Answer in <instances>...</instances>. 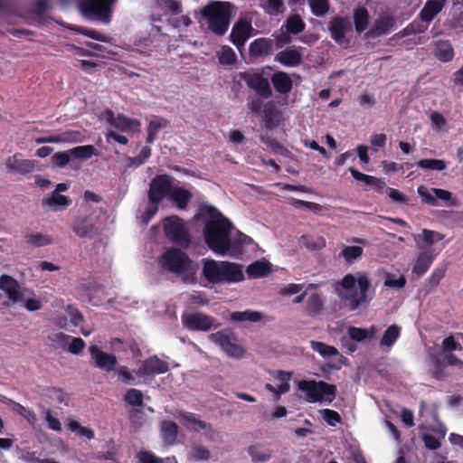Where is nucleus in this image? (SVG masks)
Here are the masks:
<instances>
[{
  "instance_id": "obj_1",
  "label": "nucleus",
  "mask_w": 463,
  "mask_h": 463,
  "mask_svg": "<svg viewBox=\"0 0 463 463\" xmlns=\"http://www.w3.org/2000/svg\"><path fill=\"white\" fill-rule=\"evenodd\" d=\"M194 218L204 222L203 236L208 249L217 255L225 256L231 246L232 222L212 205L201 206Z\"/></svg>"
},
{
  "instance_id": "obj_2",
  "label": "nucleus",
  "mask_w": 463,
  "mask_h": 463,
  "mask_svg": "<svg viewBox=\"0 0 463 463\" xmlns=\"http://www.w3.org/2000/svg\"><path fill=\"white\" fill-rule=\"evenodd\" d=\"M202 278L208 284H234L244 280L242 265L213 259L202 260Z\"/></svg>"
},
{
  "instance_id": "obj_3",
  "label": "nucleus",
  "mask_w": 463,
  "mask_h": 463,
  "mask_svg": "<svg viewBox=\"0 0 463 463\" xmlns=\"http://www.w3.org/2000/svg\"><path fill=\"white\" fill-rule=\"evenodd\" d=\"M160 267L176 276H182L184 282H194L196 265L187 255L178 248L166 250L159 258Z\"/></svg>"
},
{
  "instance_id": "obj_4",
  "label": "nucleus",
  "mask_w": 463,
  "mask_h": 463,
  "mask_svg": "<svg viewBox=\"0 0 463 463\" xmlns=\"http://www.w3.org/2000/svg\"><path fill=\"white\" fill-rule=\"evenodd\" d=\"M232 7L229 2L212 1L201 9L200 14L211 32L222 36L229 29Z\"/></svg>"
},
{
  "instance_id": "obj_5",
  "label": "nucleus",
  "mask_w": 463,
  "mask_h": 463,
  "mask_svg": "<svg viewBox=\"0 0 463 463\" xmlns=\"http://www.w3.org/2000/svg\"><path fill=\"white\" fill-rule=\"evenodd\" d=\"M298 387L301 392H306V401L310 403L323 400L332 402L336 396L337 389L335 384L324 381L302 380L298 382Z\"/></svg>"
},
{
  "instance_id": "obj_6",
  "label": "nucleus",
  "mask_w": 463,
  "mask_h": 463,
  "mask_svg": "<svg viewBox=\"0 0 463 463\" xmlns=\"http://www.w3.org/2000/svg\"><path fill=\"white\" fill-rule=\"evenodd\" d=\"M118 0H80L79 8L89 20H98L109 24L111 20L113 5Z\"/></svg>"
},
{
  "instance_id": "obj_7",
  "label": "nucleus",
  "mask_w": 463,
  "mask_h": 463,
  "mask_svg": "<svg viewBox=\"0 0 463 463\" xmlns=\"http://www.w3.org/2000/svg\"><path fill=\"white\" fill-rule=\"evenodd\" d=\"M164 232L167 239L177 245L187 247L191 241L188 230L184 221L178 216L165 218Z\"/></svg>"
},
{
  "instance_id": "obj_8",
  "label": "nucleus",
  "mask_w": 463,
  "mask_h": 463,
  "mask_svg": "<svg viewBox=\"0 0 463 463\" xmlns=\"http://www.w3.org/2000/svg\"><path fill=\"white\" fill-rule=\"evenodd\" d=\"M173 183V176L167 174L156 175L149 183L148 201L153 204L161 203L165 197L169 196L174 187Z\"/></svg>"
},
{
  "instance_id": "obj_9",
  "label": "nucleus",
  "mask_w": 463,
  "mask_h": 463,
  "mask_svg": "<svg viewBox=\"0 0 463 463\" xmlns=\"http://www.w3.org/2000/svg\"><path fill=\"white\" fill-rule=\"evenodd\" d=\"M90 355V364L94 368H98L105 373L114 372L117 368L118 359L115 354L104 352L96 345L89 347Z\"/></svg>"
},
{
  "instance_id": "obj_10",
  "label": "nucleus",
  "mask_w": 463,
  "mask_h": 463,
  "mask_svg": "<svg viewBox=\"0 0 463 463\" xmlns=\"http://www.w3.org/2000/svg\"><path fill=\"white\" fill-rule=\"evenodd\" d=\"M360 292H352L347 294L339 293V298L345 301V307L349 311H355L366 301V293L370 288V281L366 275H360L357 279Z\"/></svg>"
},
{
  "instance_id": "obj_11",
  "label": "nucleus",
  "mask_w": 463,
  "mask_h": 463,
  "mask_svg": "<svg viewBox=\"0 0 463 463\" xmlns=\"http://www.w3.org/2000/svg\"><path fill=\"white\" fill-rule=\"evenodd\" d=\"M241 79L245 81L249 89L254 90L260 98L269 99L272 96L269 80L261 72H242L241 73Z\"/></svg>"
},
{
  "instance_id": "obj_12",
  "label": "nucleus",
  "mask_w": 463,
  "mask_h": 463,
  "mask_svg": "<svg viewBox=\"0 0 463 463\" xmlns=\"http://www.w3.org/2000/svg\"><path fill=\"white\" fill-rule=\"evenodd\" d=\"M183 325L190 331L207 332L212 327L217 328L220 324L214 325L215 319L204 313L196 312L182 317Z\"/></svg>"
},
{
  "instance_id": "obj_13",
  "label": "nucleus",
  "mask_w": 463,
  "mask_h": 463,
  "mask_svg": "<svg viewBox=\"0 0 463 463\" xmlns=\"http://www.w3.org/2000/svg\"><path fill=\"white\" fill-rule=\"evenodd\" d=\"M211 342L219 345L222 350L231 357L240 358L244 354V349L233 343L228 334L223 331H218L216 333L209 335Z\"/></svg>"
},
{
  "instance_id": "obj_14",
  "label": "nucleus",
  "mask_w": 463,
  "mask_h": 463,
  "mask_svg": "<svg viewBox=\"0 0 463 463\" xmlns=\"http://www.w3.org/2000/svg\"><path fill=\"white\" fill-rule=\"evenodd\" d=\"M106 120L110 126L121 132H137L141 126L139 120L129 118L124 114L116 116L111 109L106 110Z\"/></svg>"
},
{
  "instance_id": "obj_15",
  "label": "nucleus",
  "mask_w": 463,
  "mask_h": 463,
  "mask_svg": "<svg viewBox=\"0 0 463 463\" xmlns=\"http://www.w3.org/2000/svg\"><path fill=\"white\" fill-rule=\"evenodd\" d=\"M169 364L156 355L149 356L143 361L141 366L136 371L137 376H151L168 372Z\"/></svg>"
},
{
  "instance_id": "obj_16",
  "label": "nucleus",
  "mask_w": 463,
  "mask_h": 463,
  "mask_svg": "<svg viewBox=\"0 0 463 463\" xmlns=\"http://www.w3.org/2000/svg\"><path fill=\"white\" fill-rule=\"evenodd\" d=\"M328 30L331 38L338 44H342L345 34L353 31V25L347 17L335 16L329 22Z\"/></svg>"
},
{
  "instance_id": "obj_17",
  "label": "nucleus",
  "mask_w": 463,
  "mask_h": 463,
  "mask_svg": "<svg viewBox=\"0 0 463 463\" xmlns=\"http://www.w3.org/2000/svg\"><path fill=\"white\" fill-rule=\"evenodd\" d=\"M0 289L5 291L13 305L24 300V294L19 283L11 276L2 275L0 277Z\"/></svg>"
},
{
  "instance_id": "obj_18",
  "label": "nucleus",
  "mask_w": 463,
  "mask_h": 463,
  "mask_svg": "<svg viewBox=\"0 0 463 463\" xmlns=\"http://www.w3.org/2000/svg\"><path fill=\"white\" fill-rule=\"evenodd\" d=\"M5 165L9 171L25 175L34 170L37 162L35 160L23 159L20 154H15L6 159Z\"/></svg>"
},
{
  "instance_id": "obj_19",
  "label": "nucleus",
  "mask_w": 463,
  "mask_h": 463,
  "mask_svg": "<svg viewBox=\"0 0 463 463\" xmlns=\"http://www.w3.org/2000/svg\"><path fill=\"white\" fill-rule=\"evenodd\" d=\"M251 25L245 20L238 21L232 27L230 40L231 42L240 49L242 47L247 39L250 37V32L251 30Z\"/></svg>"
},
{
  "instance_id": "obj_20",
  "label": "nucleus",
  "mask_w": 463,
  "mask_h": 463,
  "mask_svg": "<svg viewBox=\"0 0 463 463\" xmlns=\"http://www.w3.org/2000/svg\"><path fill=\"white\" fill-rule=\"evenodd\" d=\"M275 61L285 67H298L302 61V53L300 50L287 48L275 56Z\"/></svg>"
},
{
  "instance_id": "obj_21",
  "label": "nucleus",
  "mask_w": 463,
  "mask_h": 463,
  "mask_svg": "<svg viewBox=\"0 0 463 463\" xmlns=\"http://www.w3.org/2000/svg\"><path fill=\"white\" fill-rule=\"evenodd\" d=\"M273 40L269 38H258L250 43L249 52L251 57L271 55L273 52Z\"/></svg>"
},
{
  "instance_id": "obj_22",
  "label": "nucleus",
  "mask_w": 463,
  "mask_h": 463,
  "mask_svg": "<svg viewBox=\"0 0 463 463\" xmlns=\"http://www.w3.org/2000/svg\"><path fill=\"white\" fill-rule=\"evenodd\" d=\"M395 19L392 15H386L377 19L373 25L366 32V38H375L387 33L393 27Z\"/></svg>"
},
{
  "instance_id": "obj_23",
  "label": "nucleus",
  "mask_w": 463,
  "mask_h": 463,
  "mask_svg": "<svg viewBox=\"0 0 463 463\" xmlns=\"http://www.w3.org/2000/svg\"><path fill=\"white\" fill-rule=\"evenodd\" d=\"M274 90L280 95H287L291 92L293 81L290 76L282 71H276L270 78Z\"/></svg>"
},
{
  "instance_id": "obj_24",
  "label": "nucleus",
  "mask_w": 463,
  "mask_h": 463,
  "mask_svg": "<svg viewBox=\"0 0 463 463\" xmlns=\"http://www.w3.org/2000/svg\"><path fill=\"white\" fill-rule=\"evenodd\" d=\"M447 0H428L420 12V18L422 22L430 23L445 6Z\"/></svg>"
},
{
  "instance_id": "obj_25",
  "label": "nucleus",
  "mask_w": 463,
  "mask_h": 463,
  "mask_svg": "<svg viewBox=\"0 0 463 463\" xmlns=\"http://www.w3.org/2000/svg\"><path fill=\"white\" fill-rule=\"evenodd\" d=\"M434 260V255L431 250L420 251L412 267V274L417 278L423 276L431 266Z\"/></svg>"
},
{
  "instance_id": "obj_26",
  "label": "nucleus",
  "mask_w": 463,
  "mask_h": 463,
  "mask_svg": "<svg viewBox=\"0 0 463 463\" xmlns=\"http://www.w3.org/2000/svg\"><path fill=\"white\" fill-rule=\"evenodd\" d=\"M71 203V199L68 196L58 194L57 192H52L51 194L43 199V206H48L53 211H62L68 208Z\"/></svg>"
},
{
  "instance_id": "obj_27",
  "label": "nucleus",
  "mask_w": 463,
  "mask_h": 463,
  "mask_svg": "<svg viewBox=\"0 0 463 463\" xmlns=\"http://www.w3.org/2000/svg\"><path fill=\"white\" fill-rule=\"evenodd\" d=\"M161 439L165 445L175 444L178 436V425L172 420H163L160 425Z\"/></svg>"
},
{
  "instance_id": "obj_28",
  "label": "nucleus",
  "mask_w": 463,
  "mask_h": 463,
  "mask_svg": "<svg viewBox=\"0 0 463 463\" xmlns=\"http://www.w3.org/2000/svg\"><path fill=\"white\" fill-rule=\"evenodd\" d=\"M252 242V239L240 231L236 232L235 238L231 236V246L226 255L238 258L243 253V247Z\"/></svg>"
},
{
  "instance_id": "obj_29",
  "label": "nucleus",
  "mask_w": 463,
  "mask_h": 463,
  "mask_svg": "<svg viewBox=\"0 0 463 463\" xmlns=\"http://www.w3.org/2000/svg\"><path fill=\"white\" fill-rule=\"evenodd\" d=\"M434 55L435 57L442 61L449 62L454 58V49L448 40H438L434 43Z\"/></svg>"
},
{
  "instance_id": "obj_30",
  "label": "nucleus",
  "mask_w": 463,
  "mask_h": 463,
  "mask_svg": "<svg viewBox=\"0 0 463 463\" xmlns=\"http://www.w3.org/2000/svg\"><path fill=\"white\" fill-rule=\"evenodd\" d=\"M73 232L80 238L92 239L98 234V227L89 223L86 218L78 220L71 225Z\"/></svg>"
},
{
  "instance_id": "obj_31",
  "label": "nucleus",
  "mask_w": 463,
  "mask_h": 463,
  "mask_svg": "<svg viewBox=\"0 0 463 463\" xmlns=\"http://www.w3.org/2000/svg\"><path fill=\"white\" fill-rule=\"evenodd\" d=\"M169 197L179 209L184 210L187 208L193 194L189 190L183 187H173Z\"/></svg>"
},
{
  "instance_id": "obj_32",
  "label": "nucleus",
  "mask_w": 463,
  "mask_h": 463,
  "mask_svg": "<svg viewBox=\"0 0 463 463\" xmlns=\"http://www.w3.org/2000/svg\"><path fill=\"white\" fill-rule=\"evenodd\" d=\"M252 462L264 463L270 459L272 451L268 447L261 444L251 445L247 449Z\"/></svg>"
},
{
  "instance_id": "obj_33",
  "label": "nucleus",
  "mask_w": 463,
  "mask_h": 463,
  "mask_svg": "<svg viewBox=\"0 0 463 463\" xmlns=\"http://www.w3.org/2000/svg\"><path fill=\"white\" fill-rule=\"evenodd\" d=\"M354 24L357 33H362L369 25L370 16L365 7L360 6L354 10Z\"/></svg>"
},
{
  "instance_id": "obj_34",
  "label": "nucleus",
  "mask_w": 463,
  "mask_h": 463,
  "mask_svg": "<svg viewBox=\"0 0 463 463\" xmlns=\"http://www.w3.org/2000/svg\"><path fill=\"white\" fill-rule=\"evenodd\" d=\"M270 271L269 264L260 260L252 262L246 269V273L250 279L264 278L268 276Z\"/></svg>"
},
{
  "instance_id": "obj_35",
  "label": "nucleus",
  "mask_w": 463,
  "mask_h": 463,
  "mask_svg": "<svg viewBox=\"0 0 463 463\" xmlns=\"http://www.w3.org/2000/svg\"><path fill=\"white\" fill-rule=\"evenodd\" d=\"M230 318L232 322H260L262 319V314L259 311L245 310V311H234L230 315Z\"/></svg>"
},
{
  "instance_id": "obj_36",
  "label": "nucleus",
  "mask_w": 463,
  "mask_h": 463,
  "mask_svg": "<svg viewBox=\"0 0 463 463\" xmlns=\"http://www.w3.org/2000/svg\"><path fill=\"white\" fill-rule=\"evenodd\" d=\"M401 335V327L397 325H392L384 331L383 337L380 340L382 346H392Z\"/></svg>"
},
{
  "instance_id": "obj_37",
  "label": "nucleus",
  "mask_w": 463,
  "mask_h": 463,
  "mask_svg": "<svg viewBox=\"0 0 463 463\" xmlns=\"http://www.w3.org/2000/svg\"><path fill=\"white\" fill-rule=\"evenodd\" d=\"M323 300L317 293L312 294L307 301L305 313L309 317H316L323 309Z\"/></svg>"
},
{
  "instance_id": "obj_38",
  "label": "nucleus",
  "mask_w": 463,
  "mask_h": 463,
  "mask_svg": "<svg viewBox=\"0 0 463 463\" xmlns=\"http://www.w3.org/2000/svg\"><path fill=\"white\" fill-rule=\"evenodd\" d=\"M446 268H436L432 270L431 275L424 283V289L426 293H430L438 285L440 280L445 277Z\"/></svg>"
},
{
  "instance_id": "obj_39",
  "label": "nucleus",
  "mask_w": 463,
  "mask_h": 463,
  "mask_svg": "<svg viewBox=\"0 0 463 463\" xmlns=\"http://www.w3.org/2000/svg\"><path fill=\"white\" fill-rule=\"evenodd\" d=\"M70 154L73 159H89L96 154V148L92 145H84L75 146L70 149Z\"/></svg>"
},
{
  "instance_id": "obj_40",
  "label": "nucleus",
  "mask_w": 463,
  "mask_h": 463,
  "mask_svg": "<svg viewBox=\"0 0 463 463\" xmlns=\"http://www.w3.org/2000/svg\"><path fill=\"white\" fill-rule=\"evenodd\" d=\"M288 33L298 34L305 30L306 24L298 14L289 16L285 24Z\"/></svg>"
},
{
  "instance_id": "obj_41",
  "label": "nucleus",
  "mask_w": 463,
  "mask_h": 463,
  "mask_svg": "<svg viewBox=\"0 0 463 463\" xmlns=\"http://www.w3.org/2000/svg\"><path fill=\"white\" fill-rule=\"evenodd\" d=\"M277 116L278 111L273 102L269 101L266 103L263 107L262 118L267 128H273L277 126L275 123Z\"/></svg>"
},
{
  "instance_id": "obj_42",
  "label": "nucleus",
  "mask_w": 463,
  "mask_h": 463,
  "mask_svg": "<svg viewBox=\"0 0 463 463\" xmlns=\"http://www.w3.org/2000/svg\"><path fill=\"white\" fill-rule=\"evenodd\" d=\"M310 345L315 352H317L323 357H329L339 354L338 350L335 346L326 345L323 342L311 341Z\"/></svg>"
},
{
  "instance_id": "obj_43",
  "label": "nucleus",
  "mask_w": 463,
  "mask_h": 463,
  "mask_svg": "<svg viewBox=\"0 0 463 463\" xmlns=\"http://www.w3.org/2000/svg\"><path fill=\"white\" fill-rule=\"evenodd\" d=\"M364 253V249L360 246H344L340 257L344 258L347 263H353Z\"/></svg>"
},
{
  "instance_id": "obj_44",
  "label": "nucleus",
  "mask_w": 463,
  "mask_h": 463,
  "mask_svg": "<svg viewBox=\"0 0 463 463\" xmlns=\"http://www.w3.org/2000/svg\"><path fill=\"white\" fill-rule=\"evenodd\" d=\"M210 457V450L200 445H193L188 454V458L192 461H206Z\"/></svg>"
},
{
  "instance_id": "obj_45",
  "label": "nucleus",
  "mask_w": 463,
  "mask_h": 463,
  "mask_svg": "<svg viewBox=\"0 0 463 463\" xmlns=\"http://www.w3.org/2000/svg\"><path fill=\"white\" fill-rule=\"evenodd\" d=\"M218 60L222 65H233L237 57L235 52L228 45H224L218 52Z\"/></svg>"
},
{
  "instance_id": "obj_46",
  "label": "nucleus",
  "mask_w": 463,
  "mask_h": 463,
  "mask_svg": "<svg viewBox=\"0 0 463 463\" xmlns=\"http://www.w3.org/2000/svg\"><path fill=\"white\" fill-rule=\"evenodd\" d=\"M26 243L33 247H43L50 245L52 240L50 236L42 233H29L25 235Z\"/></svg>"
},
{
  "instance_id": "obj_47",
  "label": "nucleus",
  "mask_w": 463,
  "mask_h": 463,
  "mask_svg": "<svg viewBox=\"0 0 463 463\" xmlns=\"http://www.w3.org/2000/svg\"><path fill=\"white\" fill-rule=\"evenodd\" d=\"M415 165L424 170L442 171L447 167V164L445 161L434 158L421 159L418 161Z\"/></svg>"
},
{
  "instance_id": "obj_48",
  "label": "nucleus",
  "mask_w": 463,
  "mask_h": 463,
  "mask_svg": "<svg viewBox=\"0 0 463 463\" xmlns=\"http://www.w3.org/2000/svg\"><path fill=\"white\" fill-rule=\"evenodd\" d=\"M68 29L71 30V31H73L79 34H82V35H85L89 38H91L93 40H97V41H99V42H105L106 41V37L104 34L95 31V30H92V29H88V28H85V27H81V26H78V25H69L68 26Z\"/></svg>"
},
{
  "instance_id": "obj_49",
  "label": "nucleus",
  "mask_w": 463,
  "mask_h": 463,
  "mask_svg": "<svg viewBox=\"0 0 463 463\" xmlns=\"http://www.w3.org/2000/svg\"><path fill=\"white\" fill-rule=\"evenodd\" d=\"M312 14L315 16L322 17L329 11L328 0H308Z\"/></svg>"
},
{
  "instance_id": "obj_50",
  "label": "nucleus",
  "mask_w": 463,
  "mask_h": 463,
  "mask_svg": "<svg viewBox=\"0 0 463 463\" xmlns=\"http://www.w3.org/2000/svg\"><path fill=\"white\" fill-rule=\"evenodd\" d=\"M417 193L421 199V201L430 206H438L439 203L434 196L432 188H428L425 185L421 184L418 186Z\"/></svg>"
},
{
  "instance_id": "obj_51",
  "label": "nucleus",
  "mask_w": 463,
  "mask_h": 463,
  "mask_svg": "<svg viewBox=\"0 0 463 463\" xmlns=\"http://www.w3.org/2000/svg\"><path fill=\"white\" fill-rule=\"evenodd\" d=\"M143 392L137 389H128L124 395V401L128 404L137 407L143 404Z\"/></svg>"
},
{
  "instance_id": "obj_52",
  "label": "nucleus",
  "mask_w": 463,
  "mask_h": 463,
  "mask_svg": "<svg viewBox=\"0 0 463 463\" xmlns=\"http://www.w3.org/2000/svg\"><path fill=\"white\" fill-rule=\"evenodd\" d=\"M67 427L72 432H76L80 437H86L88 439H92L95 437L94 431L91 429L81 426L76 420L70 421Z\"/></svg>"
},
{
  "instance_id": "obj_53",
  "label": "nucleus",
  "mask_w": 463,
  "mask_h": 463,
  "mask_svg": "<svg viewBox=\"0 0 463 463\" xmlns=\"http://www.w3.org/2000/svg\"><path fill=\"white\" fill-rule=\"evenodd\" d=\"M117 375L119 382L126 385H134L137 383L132 372L125 365H120L117 370Z\"/></svg>"
},
{
  "instance_id": "obj_54",
  "label": "nucleus",
  "mask_w": 463,
  "mask_h": 463,
  "mask_svg": "<svg viewBox=\"0 0 463 463\" xmlns=\"http://www.w3.org/2000/svg\"><path fill=\"white\" fill-rule=\"evenodd\" d=\"M137 463H165L164 459L149 450H140L136 454Z\"/></svg>"
},
{
  "instance_id": "obj_55",
  "label": "nucleus",
  "mask_w": 463,
  "mask_h": 463,
  "mask_svg": "<svg viewBox=\"0 0 463 463\" xmlns=\"http://www.w3.org/2000/svg\"><path fill=\"white\" fill-rule=\"evenodd\" d=\"M50 8V0H35L32 5L30 14L42 17Z\"/></svg>"
},
{
  "instance_id": "obj_56",
  "label": "nucleus",
  "mask_w": 463,
  "mask_h": 463,
  "mask_svg": "<svg viewBox=\"0 0 463 463\" xmlns=\"http://www.w3.org/2000/svg\"><path fill=\"white\" fill-rule=\"evenodd\" d=\"M441 349L444 354L452 353L453 351H462V345L457 342L453 335H449L441 343Z\"/></svg>"
},
{
  "instance_id": "obj_57",
  "label": "nucleus",
  "mask_w": 463,
  "mask_h": 463,
  "mask_svg": "<svg viewBox=\"0 0 463 463\" xmlns=\"http://www.w3.org/2000/svg\"><path fill=\"white\" fill-rule=\"evenodd\" d=\"M320 413L326 423L332 427H335L337 423H341L342 421L340 414L334 410L324 409L320 411Z\"/></svg>"
},
{
  "instance_id": "obj_58",
  "label": "nucleus",
  "mask_w": 463,
  "mask_h": 463,
  "mask_svg": "<svg viewBox=\"0 0 463 463\" xmlns=\"http://www.w3.org/2000/svg\"><path fill=\"white\" fill-rule=\"evenodd\" d=\"M71 158H72V156L70 154L69 149L66 151L55 153L52 157V161L56 166L63 168L70 163Z\"/></svg>"
},
{
  "instance_id": "obj_59",
  "label": "nucleus",
  "mask_w": 463,
  "mask_h": 463,
  "mask_svg": "<svg viewBox=\"0 0 463 463\" xmlns=\"http://www.w3.org/2000/svg\"><path fill=\"white\" fill-rule=\"evenodd\" d=\"M386 194L389 196V198L394 203L405 205L409 204L410 198L397 189L389 187L386 190Z\"/></svg>"
},
{
  "instance_id": "obj_60",
  "label": "nucleus",
  "mask_w": 463,
  "mask_h": 463,
  "mask_svg": "<svg viewBox=\"0 0 463 463\" xmlns=\"http://www.w3.org/2000/svg\"><path fill=\"white\" fill-rule=\"evenodd\" d=\"M406 282V278L403 275L398 278H395L393 275H389L384 281V285L391 288L401 289L405 287Z\"/></svg>"
},
{
  "instance_id": "obj_61",
  "label": "nucleus",
  "mask_w": 463,
  "mask_h": 463,
  "mask_svg": "<svg viewBox=\"0 0 463 463\" xmlns=\"http://www.w3.org/2000/svg\"><path fill=\"white\" fill-rule=\"evenodd\" d=\"M348 335L352 340L356 342H362L371 336L367 329L355 326H350L348 328Z\"/></svg>"
},
{
  "instance_id": "obj_62",
  "label": "nucleus",
  "mask_w": 463,
  "mask_h": 463,
  "mask_svg": "<svg viewBox=\"0 0 463 463\" xmlns=\"http://www.w3.org/2000/svg\"><path fill=\"white\" fill-rule=\"evenodd\" d=\"M291 205L296 209H307L312 212H318L321 210V206L318 203L307 202L299 199L292 198Z\"/></svg>"
},
{
  "instance_id": "obj_63",
  "label": "nucleus",
  "mask_w": 463,
  "mask_h": 463,
  "mask_svg": "<svg viewBox=\"0 0 463 463\" xmlns=\"http://www.w3.org/2000/svg\"><path fill=\"white\" fill-rule=\"evenodd\" d=\"M71 342L68 346V351L72 354H80L86 346L85 341L80 337H71Z\"/></svg>"
},
{
  "instance_id": "obj_64",
  "label": "nucleus",
  "mask_w": 463,
  "mask_h": 463,
  "mask_svg": "<svg viewBox=\"0 0 463 463\" xmlns=\"http://www.w3.org/2000/svg\"><path fill=\"white\" fill-rule=\"evenodd\" d=\"M349 172H350L351 175L355 180L362 181V182H364V184H366L368 185H372L373 186V183H374V181L376 179L375 176H372V175H365L364 173H361L360 171H358L354 167H350L349 168Z\"/></svg>"
}]
</instances>
